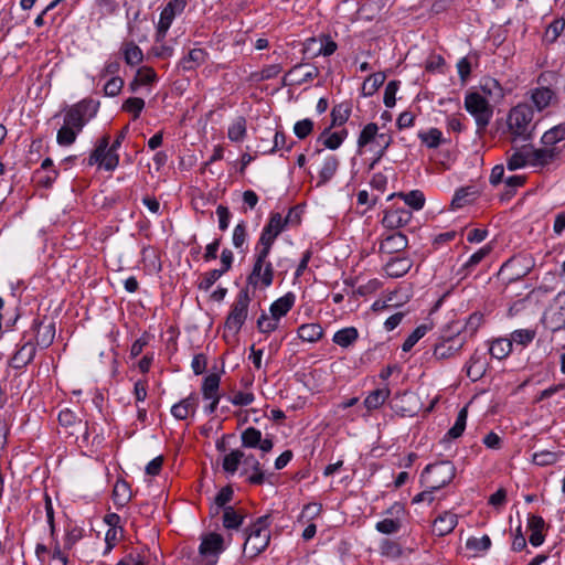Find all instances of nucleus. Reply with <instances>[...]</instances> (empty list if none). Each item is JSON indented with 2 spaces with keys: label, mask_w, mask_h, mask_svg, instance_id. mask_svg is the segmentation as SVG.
Listing matches in <instances>:
<instances>
[{
  "label": "nucleus",
  "mask_w": 565,
  "mask_h": 565,
  "mask_svg": "<svg viewBox=\"0 0 565 565\" xmlns=\"http://www.w3.org/2000/svg\"><path fill=\"white\" fill-rule=\"evenodd\" d=\"M545 525V521L542 516L534 514L529 515L527 527L531 531L529 541L533 546L536 547L543 544L545 540V535L543 534Z\"/></svg>",
  "instance_id": "22"
},
{
  "label": "nucleus",
  "mask_w": 565,
  "mask_h": 565,
  "mask_svg": "<svg viewBox=\"0 0 565 565\" xmlns=\"http://www.w3.org/2000/svg\"><path fill=\"white\" fill-rule=\"evenodd\" d=\"M535 335L536 331L534 329H519L512 332L511 341L525 347L534 340Z\"/></svg>",
  "instance_id": "54"
},
{
  "label": "nucleus",
  "mask_w": 565,
  "mask_h": 565,
  "mask_svg": "<svg viewBox=\"0 0 565 565\" xmlns=\"http://www.w3.org/2000/svg\"><path fill=\"white\" fill-rule=\"evenodd\" d=\"M466 343L465 337H460V330L456 335H443L434 347V356L437 360L450 359L461 351Z\"/></svg>",
  "instance_id": "9"
},
{
  "label": "nucleus",
  "mask_w": 565,
  "mask_h": 565,
  "mask_svg": "<svg viewBox=\"0 0 565 565\" xmlns=\"http://www.w3.org/2000/svg\"><path fill=\"white\" fill-rule=\"evenodd\" d=\"M274 280V267L271 263L260 264L258 270L256 268V260H254L250 274L247 276V285L254 288L269 287Z\"/></svg>",
  "instance_id": "16"
},
{
  "label": "nucleus",
  "mask_w": 565,
  "mask_h": 565,
  "mask_svg": "<svg viewBox=\"0 0 565 565\" xmlns=\"http://www.w3.org/2000/svg\"><path fill=\"white\" fill-rule=\"evenodd\" d=\"M466 110L473 116L478 132L481 134L489 125L493 109L489 102L479 93H469L465 98Z\"/></svg>",
  "instance_id": "6"
},
{
  "label": "nucleus",
  "mask_w": 565,
  "mask_h": 565,
  "mask_svg": "<svg viewBox=\"0 0 565 565\" xmlns=\"http://www.w3.org/2000/svg\"><path fill=\"white\" fill-rule=\"evenodd\" d=\"M245 513L228 505L223 509L222 523L226 530H238L243 524Z\"/></svg>",
  "instance_id": "24"
},
{
  "label": "nucleus",
  "mask_w": 565,
  "mask_h": 565,
  "mask_svg": "<svg viewBox=\"0 0 565 565\" xmlns=\"http://www.w3.org/2000/svg\"><path fill=\"white\" fill-rule=\"evenodd\" d=\"M385 81V75L381 72L370 75L362 85V92L365 96L373 95Z\"/></svg>",
  "instance_id": "45"
},
{
  "label": "nucleus",
  "mask_w": 565,
  "mask_h": 565,
  "mask_svg": "<svg viewBox=\"0 0 565 565\" xmlns=\"http://www.w3.org/2000/svg\"><path fill=\"white\" fill-rule=\"evenodd\" d=\"M398 88H399L398 81H391L387 83V85L385 87V92H384V98H383L384 105L387 108H392L395 105V103H396L395 95H396V92L398 90Z\"/></svg>",
  "instance_id": "61"
},
{
  "label": "nucleus",
  "mask_w": 565,
  "mask_h": 565,
  "mask_svg": "<svg viewBox=\"0 0 565 565\" xmlns=\"http://www.w3.org/2000/svg\"><path fill=\"white\" fill-rule=\"evenodd\" d=\"M207 54L203 49H193L180 61L183 71H193L206 61Z\"/></svg>",
  "instance_id": "28"
},
{
  "label": "nucleus",
  "mask_w": 565,
  "mask_h": 565,
  "mask_svg": "<svg viewBox=\"0 0 565 565\" xmlns=\"http://www.w3.org/2000/svg\"><path fill=\"white\" fill-rule=\"evenodd\" d=\"M543 146L551 148H565L561 146L562 141H565V124H559L544 132L541 139Z\"/></svg>",
  "instance_id": "26"
},
{
  "label": "nucleus",
  "mask_w": 565,
  "mask_h": 565,
  "mask_svg": "<svg viewBox=\"0 0 565 565\" xmlns=\"http://www.w3.org/2000/svg\"><path fill=\"white\" fill-rule=\"evenodd\" d=\"M279 319L263 312L257 320V329L262 333H270L278 329Z\"/></svg>",
  "instance_id": "51"
},
{
  "label": "nucleus",
  "mask_w": 565,
  "mask_h": 565,
  "mask_svg": "<svg viewBox=\"0 0 565 565\" xmlns=\"http://www.w3.org/2000/svg\"><path fill=\"white\" fill-rule=\"evenodd\" d=\"M252 301L248 287L242 288L225 320V329L234 334L238 333L248 316V308Z\"/></svg>",
  "instance_id": "5"
},
{
  "label": "nucleus",
  "mask_w": 565,
  "mask_h": 565,
  "mask_svg": "<svg viewBox=\"0 0 565 565\" xmlns=\"http://www.w3.org/2000/svg\"><path fill=\"white\" fill-rule=\"evenodd\" d=\"M543 326L552 332L565 328V290L553 299L542 317Z\"/></svg>",
  "instance_id": "8"
},
{
  "label": "nucleus",
  "mask_w": 565,
  "mask_h": 565,
  "mask_svg": "<svg viewBox=\"0 0 565 565\" xmlns=\"http://www.w3.org/2000/svg\"><path fill=\"white\" fill-rule=\"evenodd\" d=\"M224 548L223 536L218 533L212 532L203 536L199 552L201 556L218 557Z\"/></svg>",
  "instance_id": "17"
},
{
  "label": "nucleus",
  "mask_w": 565,
  "mask_h": 565,
  "mask_svg": "<svg viewBox=\"0 0 565 565\" xmlns=\"http://www.w3.org/2000/svg\"><path fill=\"white\" fill-rule=\"evenodd\" d=\"M128 130L129 126L127 125L117 134L111 145H109L110 137L108 135H104L97 141L95 149L92 151L88 158L87 164H98L106 171L115 170L119 164V156L117 153V150L121 147V143L125 140Z\"/></svg>",
  "instance_id": "1"
},
{
  "label": "nucleus",
  "mask_w": 565,
  "mask_h": 565,
  "mask_svg": "<svg viewBox=\"0 0 565 565\" xmlns=\"http://www.w3.org/2000/svg\"><path fill=\"white\" fill-rule=\"evenodd\" d=\"M512 351V341L510 339H497L494 340L489 349L492 358L502 360L507 358Z\"/></svg>",
  "instance_id": "42"
},
{
  "label": "nucleus",
  "mask_w": 565,
  "mask_h": 565,
  "mask_svg": "<svg viewBox=\"0 0 565 565\" xmlns=\"http://www.w3.org/2000/svg\"><path fill=\"white\" fill-rule=\"evenodd\" d=\"M413 218V213L406 207H392L384 211L382 224L387 230H398L407 225Z\"/></svg>",
  "instance_id": "15"
},
{
  "label": "nucleus",
  "mask_w": 565,
  "mask_h": 565,
  "mask_svg": "<svg viewBox=\"0 0 565 565\" xmlns=\"http://www.w3.org/2000/svg\"><path fill=\"white\" fill-rule=\"evenodd\" d=\"M480 356L475 353L470 356L469 361L466 364V374L469 379H471L473 382L481 379L484 374V369L482 365H479Z\"/></svg>",
  "instance_id": "48"
},
{
  "label": "nucleus",
  "mask_w": 565,
  "mask_h": 565,
  "mask_svg": "<svg viewBox=\"0 0 565 565\" xmlns=\"http://www.w3.org/2000/svg\"><path fill=\"white\" fill-rule=\"evenodd\" d=\"M413 266V262L407 257H394L386 263L384 269L390 277L399 278L406 275Z\"/></svg>",
  "instance_id": "23"
},
{
  "label": "nucleus",
  "mask_w": 565,
  "mask_h": 565,
  "mask_svg": "<svg viewBox=\"0 0 565 565\" xmlns=\"http://www.w3.org/2000/svg\"><path fill=\"white\" fill-rule=\"evenodd\" d=\"M565 29V19H555L545 31V40L550 43H553L557 40L561 33Z\"/></svg>",
  "instance_id": "55"
},
{
  "label": "nucleus",
  "mask_w": 565,
  "mask_h": 565,
  "mask_svg": "<svg viewBox=\"0 0 565 565\" xmlns=\"http://www.w3.org/2000/svg\"><path fill=\"white\" fill-rule=\"evenodd\" d=\"M295 299L296 298L292 292H287L282 297L278 298L270 305V315L280 320V318L285 317L288 313V311L294 307Z\"/></svg>",
  "instance_id": "25"
},
{
  "label": "nucleus",
  "mask_w": 565,
  "mask_h": 565,
  "mask_svg": "<svg viewBox=\"0 0 565 565\" xmlns=\"http://www.w3.org/2000/svg\"><path fill=\"white\" fill-rule=\"evenodd\" d=\"M274 245V242L273 241H269L265 237H259L257 244H256V247H255V260H256V268L258 269V266L260 264H266V263H269L267 260L269 254H270V250H271V247Z\"/></svg>",
  "instance_id": "43"
},
{
  "label": "nucleus",
  "mask_w": 565,
  "mask_h": 565,
  "mask_svg": "<svg viewBox=\"0 0 565 565\" xmlns=\"http://www.w3.org/2000/svg\"><path fill=\"white\" fill-rule=\"evenodd\" d=\"M87 118H83L79 113L72 106L64 116V125L81 131L86 125Z\"/></svg>",
  "instance_id": "50"
},
{
  "label": "nucleus",
  "mask_w": 565,
  "mask_h": 565,
  "mask_svg": "<svg viewBox=\"0 0 565 565\" xmlns=\"http://www.w3.org/2000/svg\"><path fill=\"white\" fill-rule=\"evenodd\" d=\"M125 62L130 65H137L142 62L143 54L141 49L134 42H125L121 46Z\"/></svg>",
  "instance_id": "36"
},
{
  "label": "nucleus",
  "mask_w": 565,
  "mask_h": 565,
  "mask_svg": "<svg viewBox=\"0 0 565 565\" xmlns=\"http://www.w3.org/2000/svg\"><path fill=\"white\" fill-rule=\"evenodd\" d=\"M347 136L348 131L345 129L330 134V128H327L320 134L317 141L328 149L335 150L341 146Z\"/></svg>",
  "instance_id": "27"
},
{
  "label": "nucleus",
  "mask_w": 565,
  "mask_h": 565,
  "mask_svg": "<svg viewBox=\"0 0 565 565\" xmlns=\"http://www.w3.org/2000/svg\"><path fill=\"white\" fill-rule=\"evenodd\" d=\"M124 87V79L119 76H113L104 86V93L106 96H117Z\"/></svg>",
  "instance_id": "63"
},
{
  "label": "nucleus",
  "mask_w": 565,
  "mask_h": 565,
  "mask_svg": "<svg viewBox=\"0 0 565 565\" xmlns=\"http://www.w3.org/2000/svg\"><path fill=\"white\" fill-rule=\"evenodd\" d=\"M270 515L266 514L256 519V521L246 529V539L243 552L253 558L264 552L270 541Z\"/></svg>",
  "instance_id": "3"
},
{
  "label": "nucleus",
  "mask_w": 565,
  "mask_h": 565,
  "mask_svg": "<svg viewBox=\"0 0 565 565\" xmlns=\"http://www.w3.org/2000/svg\"><path fill=\"white\" fill-rule=\"evenodd\" d=\"M185 6L186 3L183 0H171L163 8V10L160 13V19L157 26V42L163 41L173 19L175 18L177 14L181 13L184 10Z\"/></svg>",
  "instance_id": "10"
},
{
  "label": "nucleus",
  "mask_w": 565,
  "mask_h": 565,
  "mask_svg": "<svg viewBox=\"0 0 565 565\" xmlns=\"http://www.w3.org/2000/svg\"><path fill=\"white\" fill-rule=\"evenodd\" d=\"M408 245V239L402 232H394L383 238L380 244V253L396 254L404 250Z\"/></svg>",
  "instance_id": "18"
},
{
  "label": "nucleus",
  "mask_w": 565,
  "mask_h": 565,
  "mask_svg": "<svg viewBox=\"0 0 565 565\" xmlns=\"http://www.w3.org/2000/svg\"><path fill=\"white\" fill-rule=\"evenodd\" d=\"M323 335V329L319 323H305L298 329V337L302 341L317 342Z\"/></svg>",
  "instance_id": "37"
},
{
  "label": "nucleus",
  "mask_w": 565,
  "mask_h": 565,
  "mask_svg": "<svg viewBox=\"0 0 565 565\" xmlns=\"http://www.w3.org/2000/svg\"><path fill=\"white\" fill-rule=\"evenodd\" d=\"M145 108V100L140 97H130L122 104V110L131 113L134 119H137Z\"/></svg>",
  "instance_id": "58"
},
{
  "label": "nucleus",
  "mask_w": 565,
  "mask_h": 565,
  "mask_svg": "<svg viewBox=\"0 0 565 565\" xmlns=\"http://www.w3.org/2000/svg\"><path fill=\"white\" fill-rule=\"evenodd\" d=\"M428 327L426 324L418 326L404 341L402 350L409 352L413 347L427 333Z\"/></svg>",
  "instance_id": "53"
},
{
  "label": "nucleus",
  "mask_w": 565,
  "mask_h": 565,
  "mask_svg": "<svg viewBox=\"0 0 565 565\" xmlns=\"http://www.w3.org/2000/svg\"><path fill=\"white\" fill-rule=\"evenodd\" d=\"M534 111L527 104H519L508 115V128L512 135V141H527L532 139L535 124H533Z\"/></svg>",
  "instance_id": "2"
},
{
  "label": "nucleus",
  "mask_w": 565,
  "mask_h": 565,
  "mask_svg": "<svg viewBox=\"0 0 565 565\" xmlns=\"http://www.w3.org/2000/svg\"><path fill=\"white\" fill-rule=\"evenodd\" d=\"M554 98L555 93L548 87L535 88L531 94V99L539 111L548 107Z\"/></svg>",
  "instance_id": "31"
},
{
  "label": "nucleus",
  "mask_w": 565,
  "mask_h": 565,
  "mask_svg": "<svg viewBox=\"0 0 565 565\" xmlns=\"http://www.w3.org/2000/svg\"><path fill=\"white\" fill-rule=\"evenodd\" d=\"M391 391L387 387L376 388L372 391L364 399V405L369 411L381 407L390 397Z\"/></svg>",
  "instance_id": "35"
},
{
  "label": "nucleus",
  "mask_w": 565,
  "mask_h": 565,
  "mask_svg": "<svg viewBox=\"0 0 565 565\" xmlns=\"http://www.w3.org/2000/svg\"><path fill=\"white\" fill-rule=\"evenodd\" d=\"M60 426L64 429L67 437H74L76 443H86L88 440V424L82 417H78L73 411L65 408L58 414Z\"/></svg>",
  "instance_id": "7"
},
{
  "label": "nucleus",
  "mask_w": 565,
  "mask_h": 565,
  "mask_svg": "<svg viewBox=\"0 0 565 565\" xmlns=\"http://www.w3.org/2000/svg\"><path fill=\"white\" fill-rule=\"evenodd\" d=\"M242 447L244 448H258L263 452L271 451L274 443L271 438H263L262 431L255 427H248L241 434Z\"/></svg>",
  "instance_id": "14"
},
{
  "label": "nucleus",
  "mask_w": 565,
  "mask_h": 565,
  "mask_svg": "<svg viewBox=\"0 0 565 565\" xmlns=\"http://www.w3.org/2000/svg\"><path fill=\"white\" fill-rule=\"evenodd\" d=\"M198 407V395L191 393L188 397L171 407V414L179 420L186 419L188 416L193 415Z\"/></svg>",
  "instance_id": "20"
},
{
  "label": "nucleus",
  "mask_w": 565,
  "mask_h": 565,
  "mask_svg": "<svg viewBox=\"0 0 565 565\" xmlns=\"http://www.w3.org/2000/svg\"><path fill=\"white\" fill-rule=\"evenodd\" d=\"M557 459H558V455L556 452L550 451V450L536 451L532 456L533 462L535 465L542 466V467L553 465L557 461Z\"/></svg>",
  "instance_id": "56"
},
{
  "label": "nucleus",
  "mask_w": 565,
  "mask_h": 565,
  "mask_svg": "<svg viewBox=\"0 0 565 565\" xmlns=\"http://www.w3.org/2000/svg\"><path fill=\"white\" fill-rule=\"evenodd\" d=\"M131 499V490L128 482L117 480L113 490V500L116 507H125Z\"/></svg>",
  "instance_id": "32"
},
{
  "label": "nucleus",
  "mask_w": 565,
  "mask_h": 565,
  "mask_svg": "<svg viewBox=\"0 0 565 565\" xmlns=\"http://www.w3.org/2000/svg\"><path fill=\"white\" fill-rule=\"evenodd\" d=\"M484 321V317L481 312H473L469 316L463 327L465 331L470 334V337L475 335L479 328L482 326Z\"/></svg>",
  "instance_id": "60"
},
{
  "label": "nucleus",
  "mask_w": 565,
  "mask_h": 565,
  "mask_svg": "<svg viewBox=\"0 0 565 565\" xmlns=\"http://www.w3.org/2000/svg\"><path fill=\"white\" fill-rule=\"evenodd\" d=\"M418 138L425 143L428 148L435 149L438 148L443 141V134L437 128H430L428 131L419 132Z\"/></svg>",
  "instance_id": "47"
},
{
  "label": "nucleus",
  "mask_w": 565,
  "mask_h": 565,
  "mask_svg": "<svg viewBox=\"0 0 565 565\" xmlns=\"http://www.w3.org/2000/svg\"><path fill=\"white\" fill-rule=\"evenodd\" d=\"M246 456L247 455H245V452L241 449H233L223 458V470L228 475H234L237 471L241 462L244 463Z\"/></svg>",
  "instance_id": "33"
},
{
  "label": "nucleus",
  "mask_w": 565,
  "mask_h": 565,
  "mask_svg": "<svg viewBox=\"0 0 565 565\" xmlns=\"http://www.w3.org/2000/svg\"><path fill=\"white\" fill-rule=\"evenodd\" d=\"M339 164V159L335 156L327 157L321 170L319 171V181L317 186H321L328 183L337 173Z\"/></svg>",
  "instance_id": "29"
},
{
  "label": "nucleus",
  "mask_w": 565,
  "mask_h": 565,
  "mask_svg": "<svg viewBox=\"0 0 565 565\" xmlns=\"http://www.w3.org/2000/svg\"><path fill=\"white\" fill-rule=\"evenodd\" d=\"M73 107L77 110V113H79V115L83 118H87L88 121L96 115L99 107V103L95 102L94 99H83L79 103L75 104Z\"/></svg>",
  "instance_id": "46"
},
{
  "label": "nucleus",
  "mask_w": 565,
  "mask_h": 565,
  "mask_svg": "<svg viewBox=\"0 0 565 565\" xmlns=\"http://www.w3.org/2000/svg\"><path fill=\"white\" fill-rule=\"evenodd\" d=\"M456 476V467L449 460L430 463L420 475V484L428 489L439 490L449 484Z\"/></svg>",
  "instance_id": "4"
},
{
  "label": "nucleus",
  "mask_w": 565,
  "mask_h": 565,
  "mask_svg": "<svg viewBox=\"0 0 565 565\" xmlns=\"http://www.w3.org/2000/svg\"><path fill=\"white\" fill-rule=\"evenodd\" d=\"M22 343L9 361V365L13 369L20 370L31 363L36 353V345L32 338H29V331H24L22 335Z\"/></svg>",
  "instance_id": "12"
},
{
  "label": "nucleus",
  "mask_w": 565,
  "mask_h": 565,
  "mask_svg": "<svg viewBox=\"0 0 565 565\" xmlns=\"http://www.w3.org/2000/svg\"><path fill=\"white\" fill-rule=\"evenodd\" d=\"M352 105L350 102H343L335 105L331 111V126L339 127L345 124L351 115Z\"/></svg>",
  "instance_id": "38"
},
{
  "label": "nucleus",
  "mask_w": 565,
  "mask_h": 565,
  "mask_svg": "<svg viewBox=\"0 0 565 565\" xmlns=\"http://www.w3.org/2000/svg\"><path fill=\"white\" fill-rule=\"evenodd\" d=\"M221 383V376L216 373H211L204 377L202 383V395L204 399L209 398H221L218 393Z\"/></svg>",
  "instance_id": "30"
},
{
  "label": "nucleus",
  "mask_w": 565,
  "mask_h": 565,
  "mask_svg": "<svg viewBox=\"0 0 565 565\" xmlns=\"http://www.w3.org/2000/svg\"><path fill=\"white\" fill-rule=\"evenodd\" d=\"M490 252L491 248L489 246H483L479 250L473 253L469 257V259L462 265V267L458 271V275H462V277H466L478 264H480L484 259V257L489 255Z\"/></svg>",
  "instance_id": "39"
},
{
  "label": "nucleus",
  "mask_w": 565,
  "mask_h": 565,
  "mask_svg": "<svg viewBox=\"0 0 565 565\" xmlns=\"http://www.w3.org/2000/svg\"><path fill=\"white\" fill-rule=\"evenodd\" d=\"M458 524V516L449 511L437 516L433 524V531L438 536H445L454 531Z\"/></svg>",
  "instance_id": "21"
},
{
  "label": "nucleus",
  "mask_w": 565,
  "mask_h": 565,
  "mask_svg": "<svg viewBox=\"0 0 565 565\" xmlns=\"http://www.w3.org/2000/svg\"><path fill=\"white\" fill-rule=\"evenodd\" d=\"M359 338V332L354 327L343 328L333 334L332 341L341 348L351 347Z\"/></svg>",
  "instance_id": "34"
},
{
  "label": "nucleus",
  "mask_w": 565,
  "mask_h": 565,
  "mask_svg": "<svg viewBox=\"0 0 565 565\" xmlns=\"http://www.w3.org/2000/svg\"><path fill=\"white\" fill-rule=\"evenodd\" d=\"M79 131L66 126V125H63L60 130L57 131V143L60 146H70L72 145L75 139H76V136Z\"/></svg>",
  "instance_id": "57"
},
{
  "label": "nucleus",
  "mask_w": 565,
  "mask_h": 565,
  "mask_svg": "<svg viewBox=\"0 0 565 565\" xmlns=\"http://www.w3.org/2000/svg\"><path fill=\"white\" fill-rule=\"evenodd\" d=\"M526 164H530L527 147H524L521 151H515L507 160V167L510 171L521 169Z\"/></svg>",
  "instance_id": "44"
},
{
  "label": "nucleus",
  "mask_w": 565,
  "mask_h": 565,
  "mask_svg": "<svg viewBox=\"0 0 565 565\" xmlns=\"http://www.w3.org/2000/svg\"><path fill=\"white\" fill-rule=\"evenodd\" d=\"M393 196H399L404 200L405 204H407L413 210L419 211L425 205V195L419 190H413L408 193H395L390 196L392 199Z\"/></svg>",
  "instance_id": "40"
},
{
  "label": "nucleus",
  "mask_w": 565,
  "mask_h": 565,
  "mask_svg": "<svg viewBox=\"0 0 565 565\" xmlns=\"http://www.w3.org/2000/svg\"><path fill=\"white\" fill-rule=\"evenodd\" d=\"M244 465L250 468L254 473L248 477V482L252 484H263L265 481V475L262 470V465L254 455H247Z\"/></svg>",
  "instance_id": "41"
},
{
  "label": "nucleus",
  "mask_w": 565,
  "mask_h": 565,
  "mask_svg": "<svg viewBox=\"0 0 565 565\" xmlns=\"http://www.w3.org/2000/svg\"><path fill=\"white\" fill-rule=\"evenodd\" d=\"M313 130V121L309 118L299 120L294 126V132L299 139L307 138Z\"/></svg>",
  "instance_id": "62"
},
{
  "label": "nucleus",
  "mask_w": 565,
  "mask_h": 565,
  "mask_svg": "<svg viewBox=\"0 0 565 565\" xmlns=\"http://www.w3.org/2000/svg\"><path fill=\"white\" fill-rule=\"evenodd\" d=\"M246 134V119L244 117H238L236 120L230 126L227 135L232 141H241Z\"/></svg>",
  "instance_id": "52"
},
{
  "label": "nucleus",
  "mask_w": 565,
  "mask_h": 565,
  "mask_svg": "<svg viewBox=\"0 0 565 565\" xmlns=\"http://www.w3.org/2000/svg\"><path fill=\"white\" fill-rule=\"evenodd\" d=\"M376 530L383 534H393L401 529V522L393 519H384L376 523Z\"/></svg>",
  "instance_id": "64"
},
{
  "label": "nucleus",
  "mask_w": 565,
  "mask_h": 565,
  "mask_svg": "<svg viewBox=\"0 0 565 565\" xmlns=\"http://www.w3.org/2000/svg\"><path fill=\"white\" fill-rule=\"evenodd\" d=\"M563 148H551L543 146V148H529V160L532 167H546L558 161L562 157Z\"/></svg>",
  "instance_id": "13"
},
{
  "label": "nucleus",
  "mask_w": 565,
  "mask_h": 565,
  "mask_svg": "<svg viewBox=\"0 0 565 565\" xmlns=\"http://www.w3.org/2000/svg\"><path fill=\"white\" fill-rule=\"evenodd\" d=\"M288 226V220H282L278 212L270 214L268 223L264 226L260 236L275 243L276 238Z\"/></svg>",
  "instance_id": "19"
},
{
  "label": "nucleus",
  "mask_w": 565,
  "mask_h": 565,
  "mask_svg": "<svg viewBox=\"0 0 565 565\" xmlns=\"http://www.w3.org/2000/svg\"><path fill=\"white\" fill-rule=\"evenodd\" d=\"M29 338L33 339L36 347L41 349H47L54 341L55 338V323H44L40 319H34L30 327Z\"/></svg>",
  "instance_id": "11"
},
{
  "label": "nucleus",
  "mask_w": 565,
  "mask_h": 565,
  "mask_svg": "<svg viewBox=\"0 0 565 565\" xmlns=\"http://www.w3.org/2000/svg\"><path fill=\"white\" fill-rule=\"evenodd\" d=\"M379 127L374 122L367 124L362 131L360 132V136L358 138V147L361 149L369 145L373 140H377V134Z\"/></svg>",
  "instance_id": "49"
},
{
  "label": "nucleus",
  "mask_w": 565,
  "mask_h": 565,
  "mask_svg": "<svg viewBox=\"0 0 565 565\" xmlns=\"http://www.w3.org/2000/svg\"><path fill=\"white\" fill-rule=\"evenodd\" d=\"M224 274L218 269H212L204 273L199 282L201 290L207 291Z\"/></svg>",
  "instance_id": "59"
}]
</instances>
